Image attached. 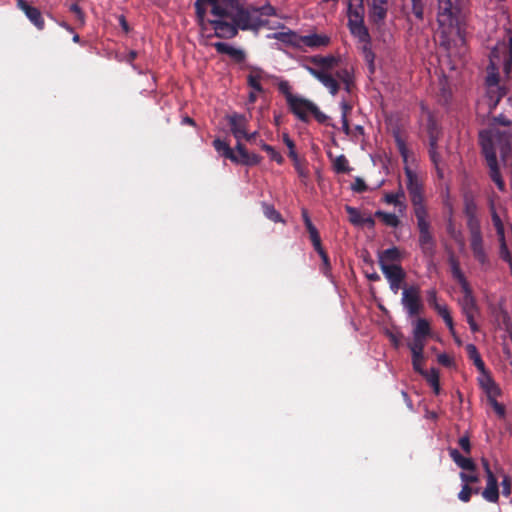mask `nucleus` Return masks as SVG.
<instances>
[{"label": "nucleus", "mask_w": 512, "mask_h": 512, "mask_svg": "<svg viewBox=\"0 0 512 512\" xmlns=\"http://www.w3.org/2000/svg\"><path fill=\"white\" fill-rule=\"evenodd\" d=\"M211 14L218 19L207 22L214 29V36L221 39L236 37L239 29L255 30L262 25L259 17L250 15V9H246L242 0H222L211 7Z\"/></svg>", "instance_id": "obj_1"}, {"label": "nucleus", "mask_w": 512, "mask_h": 512, "mask_svg": "<svg viewBox=\"0 0 512 512\" xmlns=\"http://www.w3.org/2000/svg\"><path fill=\"white\" fill-rule=\"evenodd\" d=\"M512 136L507 132L482 130L479 132V145L489 168V176L500 191L505 190V182L502 178L496 151L499 150L505 160L511 151Z\"/></svg>", "instance_id": "obj_2"}, {"label": "nucleus", "mask_w": 512, "mask_h": 512, "mask_svg": "<svg viewBox=\"0 0 512 512\" xmlns=\"http://www.w3.org/2000/svg\"><path fill=\"white\" fill-rule=\"evenodd\" d=\"M502 69L506 77L512 70V38L508 37L498 42L490 53V64L488 66V75L486 77V86L489 93L493 92V88H497L499 93L497 96H506L507 91L503 86L499 85V70Z\"/></svg>", "instance_id": "obj_3"}, {"label": "nucleus", "mask_w": 512, "mask_h": 512, "mask_svg": "<svg viewBox=\"0 0 512 512\" xmlns=\"http://www.w3.org/2000/svg\"><path fill=\"white\" fill-rule=\"evenodd\" d=\"M464 22L461 0H437V23L443 33L460 32Z\"/></svg>", "instance_id": "obj_4"}, {"label": "nucleus", "mask_w": 512, "mask_h": 512, "mask_svg": "<svg viewBox=\"0 0 512 512\" xmlns=\"http://www.w3.org/2000/svg\"><path fill=\"white\" fill-rule=\"evenodd\" d=\"M290 112L304 123H309L311 116L320 124L328 125L329 117L307 98H286Z\"/></svg>", "instance_id": "obj_5"}, {"label": "nucleus", "mask_w": 512, "mask_h": 512, "mask_svg": "<svg viewBox=\"0 0 512 512\" xmlns=\"http://www.w3.org/2000/svg\"><path fill=\"white\" fill-rule=\"evenodd\" d=\"M319 81L328 89L329 93L335 95L341 86L346 93L352 94L355 89L354 74L351 68L338 69L335 75L324 71Z\"/></svg>", "instance_id": "obj_6"}, {"label": "nucleus", "mask_w": 512, "mask_h": 512, "mask_svg": "<svg viewBox=\"0 0 512 512\" xmlns=\"http://www.w3.org/2000/svg\"><path fill=\"white\" fill-rule=\"evenodd\" d=\"M364 2H348L347 16L350 33L359 41L369 40V31L364 24Z\"/></svg>", "instance_id": "obj_7"}, {"label": "nucleus", "mask_w": 512, "mask_h": 512, "mask_svg": "<svg viewBox=\"0 0 512 512\" xmlns=\"http://www.w3.org/2000/svg\"><path fill=\"white\" fill-rule=\"evenodd\" d=\"M404 172L407 178L406 185L410 201L413 206L414 215L427 214L428 210L424 202V189L422 182L419 180L417 174L407 165L404 167Z\"/></svg>", "instance_id": "obj_8"}, {"label": "nucleus", "mask_w": 512, "mask_h": 512, "mask_svg": "<svg viewBox=\"0 0 512 512\" xmlns=\"http://www.w3.org/2000/svg\"><path fill=\"white\" fill-rule=\"evenodd\" d=\"M428 216V213L415 215L419 231L418 244L424 256L433 257L435 254L436 240L431 232V224L428 220Z\"/></svg>", "instance_id": "obj_9"}, {"label": "nucleus", "mask_w": 512, "mask_h": 512, "mask_svg": "<svg viewBox=\"0 0 512 512\" xmlns=\"http://www.w3.org/2000/svg\"><path fill=\"white\" fill-rule=\"evenodd\" d=\"M427 134H428V140H429V148H428V154L431 162L435 166L439 177H443V172L440 168L441 163V155L438 152V141L441 137V128L437 124L436 120L434 119L433 115L428 112L427 117Z\"/></svg>", "instance_id": "obj_10"}, {"label": "nucleus", "mask_w": 512, "mask_h": 512, "mask_svg": "<svg viewBox=\"0 0 512 512\" xmlns=\"http://www.w3.org/2000/svg\"><path fill=\"white\" fill-rule=\"evenodd\" d=\"M401 302L410 317L418 315L423 308L420 298L419 287L410 286L404 288L402 292Z\"/></svg>", "instance_id": "obj_11"}, {"label": "nucleus", "mask_w": 512, "mask_h": 512, "mask_svg": "<svg viewBox=\"0 0 512 512\" xmlns=\"http://www.w3.org/2000/svg\"><path fill=\"white\" fill-rule=\"evenodd\" d=\"M224 119L237 142L241 141L243 136H246V129L249 125L248 118L244 114L232 112L226 114Z\"/></svg>", "instance_id": "obj_12"}, {"label": "nucleus", "mask_w": 512, "mask_h": 512, "mask_svg": "<svg viewBox=\"0 0 512 512\" xmlns=\"http://www.w3.org/2000/svg\"><path fill=\"white\" fill-rule=\"evenodd\" d=\"M385 278L387 279L391 291L397 293L402 287V284L406 278V272L401 265L383 266L381 269Z\"/></svg>", "instance_id": "obj_13"}, {"label": "nucleus", "mask_w": 512, "mask_h": 512, "mask_svg": "<svg viewBox=\"0 0 512 512\" xmlns=\"http://www.w3.org/2000/svg\"><path fill=\"white\" fill-rule=\"evenodd\" d=\"M17 8L20 9L26 17L33 23L37 29L43 30L45 21L42 17L41 11L34 6H31L26 0H16Z\"/></svg>", "instance_id": "obj_14"}, {"label": "nucleus", "mask_w": 512, "mask_h": 512, "mask_svg": "<svg viewBox=\"0 0 512 512\" xmlns=\"http://www.w3.org/2000/svg\"><path fill=\"white\" fill-rule=\"evenodd\" d=\"M235 150V160H231L233 163L254 166L259 164L262 160L260 155L248 152L241 141L237 142Z\"/></svg>", "instance_id": "obj_15"}, {"label": "nucleus", "mask_w": 512, "mask_h": 512, "mask_svg": "<svg viewBox=\"0 0 512 512\" xmlns=\"http://www.w3.org/2000/svg\"><path fill=\"white\" fill-rule=\"evenodd\" d=\"M470 247L474 258L481 264L489 263L488 256L483 246L482 233L470 234Z\"/></svg>", "instance_id": "obj_16"}, {"label": "nucleus", "mask_w": 512, "mask_h": 512, "mask_svg": "<svg viewBox=\"0 0 512 512\" xmlns=\"http://www.w3.org/2000/svg\"><path fill=\"white\" fill-rule=\"evenodd\" d=\"M402 258H403V254L400 251V249L396 246H393L386 250L380 251L378 253V263H379L380 269H382V265L383 266L399 265L398 263L401 262Z\"/></svg>", "instance_id": "obj_17"}, {"label": "nucleus", "mask_w": 512, "mask_h": 512, "mask_svg": "<svg viewBox=\"0 0 512 512\" xmlns=\"http://www.w3.org/2000/svg\"><path fill=\"white\" fill-rule=\"evenodd\" d=\"M486 487L481 492L482 497L491 503H497L499 500V487L498 480L494 473H489L486 475Z\"/></svg>", "instance_id": "obj_18"}, {"label": "nucleus", "mask_w": 512, "mask_h": 512, "mask_svg": "<svg viewBox=\"0 0 512 512\" xmlns=\"http://www.w3.org/2000/svg\"><path fill=\"white\" fill-rule=\"evenodd\" d=\"M307 62L313 64L314 66L318 67L320 70L329 72L333 68H335L339 63V58L335 57L334 55H313L307 57Z\"/></svg>", "instance_id": "obj_19"}, {"label": "nucleus", "mask_w": 512, "mask_h": 512, "mask_svg": "<svg viewBox=\"0 0 512 512\" xmlns=\"http://www.w3.org/2000/svg\"><path fill=\"white\" fill-rule=\"evenodd\" d=\"M213 47L219 54L228 55L236 63H242L245 61L246 54L243 50L235 48L225 42H216Z\"/></svg>", "instance_id": "obj_20"}, {"label": "nucleus", "mask_w": 512, "mask_h": 512, "mask_svg": "<svg viewBox=\"0 0 512 512\" xmlns=\"http://www.w3.org/2000/svg\"><path fill=\"white\" fill-rule=\"evenodd\" d=\"M388 0H372L369 8V18L375 24L383 23L387 16Z\"/></svg>", "instance_id": "obj_21"}, {"label": "nucleus", "mask_w": 512, "mask_h": 512, "mask_svg": "<svg viewBox=\"0 0 512 512\" xmlns=\"http://www.w3.org/2000/svg\"><path fill=\"white\" fill-rule=\"evenodd\" d=\"M449 456L455 462V464L460 467L462 470L468 472H476L477 466L473 459L464 457L456 448L448 449Z\"/></svg>", "instance_id": "obj_22"}, {"label": "nucleus", "mask_w": 512, "mask_h": 512, "mask_svg": "<svg viewBox=\"0 0 512 512\" xmlns=\"http://www.w3.org/2000/svg\"><path fill=\"white\" fill-rule=\"evenodd\" d=\"M330 37L322 34H310L302 36L301 47L307 46L310 48L326 47L330 44Z\"/></svg>", "instance_id": "obj_23"}, {"label": "nucleus", "mask_w": 512, "mask_h": 512, "mask_svg": "<svg viewBox=\"0 0 512 512\" xmlns=\"http://www.w3.org/2000/svg\"><path fill=\"white\" fill-rule=\"evenodd\" d=\"M479 383L481 388L485 391L487 399L497 398L501 394L500 388L487 372L483 373V377L479 379Z\"/></svg>", "instance_id": "obj_24"}, {"label": "nucleus", "mask_w": 512, "mask_h": 512, "mask_svg": "<svg viewBox=\"0 0 512 512\" xmlns=\"http://www.w3.org/2000/svg\"><path fill=\"white\" fill-rule=\"evenodd\" d=\"M276 40L295 48H301L302 35L294 31L277 32L273 36Z\"/></svg>", "instance_id": "obj_25"}, {"label": "nucleus", "mask_w": 512, "mask_h": 512, "mask_svg": "<svg viewBox=\"0 0 512 512\" xmlns=\"http://www.w3.org/2000/svg\"><path fill=\"white\" fill-rule=\"evenodd\" d=\"M213 147L218 153H220L225 158L229 160H235V151L230 147V145L225 140L216 138L213 141Z\"/></svg>", "instance_id": "obj_26"}, {"label": "nucleus", "mask_w": 512, "mask_h": 512, "mask_svg": "<svg viewBox=\"0 0 512 512\" xmlns=\"http://www.w3.org/2000/svg\"><path fill=\"white\" fill-rule=\"evenodd\" d=\"M466 351H467L469 359H471L473 361V363L476 366V368L481 373H485L486 372L485 363L482 360L481 355L478 352L476 346L474 344H468L466 346Z\"/></svg>", "instance_id": "obj_27"}, {"label": "nucleus", "mask_w": 512, "mask_h": 512, "mask_svg": "<svg viewBox=\"0 0 512 512\" xmlns=\"http://www.w3.org/2000/svg\"><path fill=\"white\" fill-rule=\"evenodd\" d=\"M393 137H394V141H395V144H396V147L402 157V160L405 164H407L408 162V157H409V149L406 145V142L405 140L402 138L401 136V133L399 131V129H394L393 130Z\"/></svg>", "instance_id": "obj_28"}, {"label": "nucleus", "mask_w": 512, "mask_h": 512, "mask_svg": "<svg viewBox=\"0 0 512 512\" xmlns=\"http://www.w3.org/2000/svg\"><path fill=\"white\" fill-rule=\"evenodd\" d=\"M360 42L364 44L362 47V53H363L364 60L368 64L370 73H374V71H375V66H374L375 53L373 52V50L371 48V37L369 36L368 41H360Z\"/></svg>", "instance_id": "obj_29"}, {"label": "nucleus", "mask_w": 512, "mask_h": 512, "mask_svg": "<svg viewBox=\"0 0 512 512\" xmlns=\"http://www.w3.org/2000/svg\"><path fill=\"white\" fill-rule=\"evenodd\" d=\"M431 333L430 324L424 318H419L413 329V337L426 339Z\"/></svg>", "instance_id": "obj_30"}, {"label": "nucleus", "mask_w": 512, "mask_h": 512, "mask_svg": "<svg viewBox=\"0 0 512 512\" xmlns=\"http://www.w3.org/2000/svg\"><path fill=\"white\" fill-rule=\"evenodd\" d=\"M436 312L444 320L445 324L447 325L450 333L455 338V340L458 341V339L456 337V331L454 328L453 318L451 316L448 306L443 304V307L437 309Z\"/></svg>", "instance_id": "obj_31"}, {"label": "nucleus", "mask_w": 512, "mask_h": 512, "mask_svg": "<svg viewBox=\"0 0 512 512\" xmlns=\"http://www.w3.org/2000/svg\"><path fill=\"white\" fill-rule=\"evenodd\" d=\"M375 217L380 218L382 222L389 227L396 228L400 224L399 218L393 213H387L381 210L375 212Z\"/></svg>", "instance_id": "obj_32"}, {"label": "nucleus", "mask_w": 512, "mask_h": 512, "mask_svg": "<svg viewBox=\"0 0 512 512\" xmlns=\"http://www.w3.org/2000/svg\"><path fill=\"white\" fill-rule=\"evenodd\" d=\"M333 169L336 173L345 174L351 171L349 162L345 155L337 156L333 161Z\"/></svg>", "instance_id": "obj_33"}, {"label": "nucleus", "mask_w": 512, "mask_h": 512, "mask_svg": "<svg viewBox=\"0 0 512 512\" xmlns=\"http://www.w3.org/2000/svg\"><path fill=\"white\" fill-rule=\"evenodd\" d=\"M262 72L260 70L252 71L247 76L248 85L256 92H264L261 86Z\"/></svg>", "instance_id": "obj_34"}, {"label": "nucleus", "mask_w": 512, "mask_h": 512, "mask_svg": "<svg viewBox=\"0 0 512 512\" xmlns=\"http://www.w3.org/2000/svg\"><path fill=\"white\" fill-rule=\"evenodd\" d=\"M262 209L265 217L269 220L275 223L283 222L281 214L275 209L273 205L263 202Z\"/></svg>", "instance_id": "obj_35"}, {"label": "nucleus", "mask_w": 512, "mask_h": 512, "mask_svg": "<svg viewBox=\"0 0 512 512\" xmlns=\"http://www.w3.org/2000/svg\"><path fill=\"white\" fill-rule=\"evenodd\" d=\"M429 385L433 388V392L438 395L440 393V382H439V373L436 369L432 368L429 372L426 371V374L423 375Z\"/></svg>", "instance_id": "obj_36"}, {"label": "nucleus", "mask_w": 512, "mask_h": 512, "mask_svg": "<svg viewBox=\"0 0 512 512\" xmlns=\"http://www.w3.org/2000/svg\"><path fill=\"white\" fill-rule=\"evenodd\" d=\"M460 304L463 314L475 313L477 311L476 301L473 295H464Z\"/></svg>", "instance_id": "obj_37"}, {"label": "nucleus", "mask_w": 512, "mask_h": 512, "mask_svg": "<svg viewBox=\"0 0 512 512\" xmlns=\"http://www.w3.org/2000/svg\"><path fill=\"white\" fill-rule=\"evenodd\" d=\"M206 4H208L206 0H196V2L194 3L196 17L199 25L202 28H204L205 26Z\"/></svg>", "instance_id": "obj_38"}, {"label": "nucleus", "mask_w": 512, "mask_h": 512, "mask_svg": "<svg viewBox=\"0 0 512 512\" xmlns=\"http://www.w3.org/2000/svg\"><path fill=\"white\" fill-rule=\"evenodd\" d=\"M246 9H250V15H252V13H260L261 15H264V16H275L276 15V9L269 3H266L265 5H263L261 7H255V6L246 7Z\"/></svg>", "instance_id": "obj_39"}, {"label": "nucleus", "mask_w": 512, "mask_h": 512, "mask_svg": "<svg viewBox=\"0 0 512 512\" xmlns=\"http://www.w3.org/2000/svg\"><path fill=\"white\" fill-rule=\"evenodd\" d=\"M411 354L413 356H419V354H423L425 339L419 337H413V341L408 344Z\"/></svg>", "instance_id": "obj_40"}, {"label": "nucleus", "mask_w": 512, "mask_h": 512, "mask_svg": "<svg viewBox=\"0 0 512 512\" xmlns=\"http://www.w3.org/2000/svg\"><path fill=\"white\" fill-rule=\"evenodd\" d=\"M464 214L466 217L477 215V204L472 196L464 197Z\"/></svg>", "instance_id": "obj_41"}, {"label": "nucleus", "mask_w": 512, "mask_h": 512, "mask_svg": "<svg viewBox=\"0 0 512 512\" xmlns=\"http://www.w3.org/2000/svg\"><path fill=\"white\" fill-rule=\"evenodd\" d=\"M261 148L269 155L271 160L278 164H282L284 162L283 156L278 151H276L273 146L263 143Z\"/></svg>", "instance_id": "obj_42"}, {"label": "nucleus", "mask_w": 512, "mask_h": 512, "mask_svg": "<svg viewBox=\"0 0 512 512\" xmlns=\"http://www.w3.org/2000/svg\"><path fill=\"white\" fill-rule=\"evenodd\" d=\"M404 197H405L404 191L402 189H399V191L396 192V193H387V194H385L384 201L387 204H392V205H395V206H399V205L402 204L400 199L404 198Z\"/></svg>", "instance_id": "obj_43"}, {"label": "nucleus", "mask_w": 512, "mask_h": 512, "mask_svg": "<svg viewBox=\"0 0 512 512\" xmlns=\"http://www.w3.org/2000/svg\"><path fill=\"white\" fill-rule=\"evenodd\" d=\"M345 210L349 215V220L354 225H361L362 216L357 208L346 205Z\"/></svg>", "instance_id": "obj_44"}, {"label": "nucleus", "mask_w": 512, "mask_h": 512, "mask_svg": "<svg viewBox=\"0 0 512 512\" xmlns=\"http://www.w3.org/2000/svg\"><path fill=\"white\" fill-rule=\"evenodd\" d=\"M459 477L463 484H476L480 481L479 475L476 472H460Z\"/></svg>", "instance_id": "obj_45"}, {"label": "nucleus", "mask_w": 512, "mask_h": 512, "mask_svg": "<svg viewBox=\"0 0 512 512\" xmlns=\"http://www.w3.org/2000/svg\"><path fill=\"white\" fill-rule=\"evenodd\" d=\"M283 142L284 144L287 146L288 148V156L289 158H291L292 160H297L298 158V154L295 150V143L294 141L289 137V135L287 133H284L283 134Z\"/></svg>", "instance_id": "obj_46"}, {"label": "nucleus", "mask_w": 512, "mask_h": 512, "mask_svg": "<svg viewBox=\"0 0 512 512\" xmlns=\"http://www.w3.org/2000/svg\"><path fill=\"white\" fill-rule=\"evenodd\" d=\"M499 253H500L501 259L508 262L510 265V268L512 270V254L506 245L504 237H503V240H500V252Z\"/></svg>", "instance_id": "obj_47"}, {"label": "nucleus", "mask_w": 512, "mask_h": 512, "mask_svg": "<svg viewBox=\"0 0 512 512\" xmlns=\"http://www.w3.org/2000/svg\"><path fill=\"white\" fill-rule=\"evenodd\" d=\"M467 227L470 234L481 233L480 221L477 215L467 217Z\"/></svg>", "instance_id": "obj_48"}, {"label": "nucleus", "mask_w": 512, "mask_h": 512, "mask_svg": "<svg viewBox=\"0 0 512 512\" xmlns=\"http://www.w3.org/2000/svg\"><path fill=\"white\" fill-rule=\"evenodd\" d=\"M412 3V13L418 20H423L424 18V4L422 0H411Z\"/></svg>", "instance_id": "obj_49"}, {"label": "nucleus", "mask_w": 512, "mask_h": 512, "mask_svg": "<svg viewBox=\"0 0 512 512\" xmlns=\"http://www.w3.org/2000/svg\"><path fill=\"white\" fill-rule=\"evenodd\" d=\"M492 222L496 229L497 235L499 236V240H503L504 226H503L501 218L495 211L492 212Z\"/></svg>", "instance_id": "obj_50"}, {"label": "nucleus", "mask_w": 512, "mask_h": 512, "mask_svg": "<svg viewBox=\"0 0 512 512\" xmlns=\"http://www.w3.org/2000/svg\"><path fill=\"white\" fill-rule=\"evenodd\" d=\"M450 265H451L452 276L456 281L465 277V275L463 274V272L460 269L459 262L455 258H453V257L450 258Z\"/></svg>", "instance_id": "obj_51"}, {"label": "nucleus", "mask_w": 512, "mask_h": 512, "mask_svg": "<svg viewBox=\"0 0 512 512\" xmlns=\"http://www.w3.org/2000/svg\"><path fill=\"white\" fill-rule=\"evenodd\" d=\"M295 170L297 171L298 175L302 179H306L309 176V170L307 167L300 161L299 157L297 160H292Z\"/></svg>", "instance_id": "obj_52"}, {"label": "nucleus", "mask_w": 512, "mask_h": 512, "mask_svg": "<svg viewBox=\"0 0 512 512\" xmlns=\"http://www.w3.org/2000/svg\"><path fill=\"white\" fill-rule=\"evenodd\" d=\"M427 302L430 307H432L435 311L443 305L439 304L437 301V291L435 289H430L427 291Z\"/></svg>", "instance_id": "obj_53"}, {"label": "nucleus", "mask_w": 512, "mask_h": 512, "mask_svg": "<svg viewBox=\"0 0 512 512\" xmlns=\"http://www.w3.org/2000/svg\"><path fill=\"white\" fill-rule=\"evenodd\" d=\"M473 488L470 485H462V489L458 493V499L462 502H469L471 499Z\"/></svg>", "instance_id": "obj_54"}, {"label": "nucleus", "mask_w": 512, "mask_h": 512, "mask_svg": "<svg viewBox=\"0 0 512 512\" xmlns=\"http://www.w3.org/2000/svg\"><path fill=\"white\" fill-rule=\"evenodd\" d=\"M424 361V355L419 354V356L412 355V365L413 369L421 375L426 374V371L422 368V363Z\"/></svg>", "instance_id": "obj_55"}, {"label": "nucleus", "mask_w": 512, "mask_h": 512, "mask_svg": "<svg viewBox=\"0 0 512 512\" xmlns=\"http://www.w3.org/2000/svg\"><path fill=\"white\" fill-rule=\"evenodd\" d=\"M488 402L489 404L492 406V408L494 409L495 413L499 416V417H504L505 416V407L504 405H502L501 403H499L496 398H490L488 399Z\"/></svg>", "instance_id": "obj_56"}, {"label": "nucleus", "mask_w": 512, "mask_h": 512, "mask_svg": "<svg viewBox=\"0 0 512 512\" xmlns=\"http://www.w3.org/2000/svg\"><path fill=\"white\" fill-rule=\"evenodd\" d=\"M351 188L356 193H363V192L367 191V189H368L365 181L362 178H360V177H357L355 179V181L352 184Z\"/></svg>", "instance_id": "obj_57"}, {"label": "nucleus", "mask_w": 512, "mask_h": 512, "mask_svg": "<svg viewBox=\"0 0 512 512\" xmlns=\"http://www.w3.org/2000/svg\"><path fill=\"white\" fill-rule=\"evenodd\" d=\"M458 444L466 454L471 453L472 446L468 435L461 436L458 440Z\"/></svg>", "instance_id": "obj_58"}, {"label": "nucleus", "mask_w": 512, "mask_h": 512, "mask_svg": "<svg viewBox=\"0 0 512 512\" xmlns=\"http://www.w3.org/2000/svg\"><path fill=\"white\" fill-rule=\"evenodd\" d=\"M70 11L75 14V16L79 22L84 23L85 14L78 4H76V3L72 4L70 6Z\"/></svg>", "instance_id": "obj_59"}, {"label": "nucleus", "mask_w": 512, "mask_h": 512, "mask_svg": "<svg viewBox=\"0 0 512 512\" xmlns=\"http://www.w3.org/2000/svg\"><path fill=\"white\" fill-rule=\"evenodd\" d=\"M319 256L322 260V270H323L324 274H327V272L331 269L329 256L326 253V251H320Z\"/></svg>", "instance_id": "obj_60"}, {"label": "nucleus", "mask_w": 512, "mask_h": 512, "mask_svg": "<svg viewBox=\"0 0 512 512\" xmlns=\"http://www.w3.org/2000/svg\"><path fill=\"white\" fill-rule=\"evenodd\" d=\"M278 91L279 93H281L283 96H293L292 93H291V87H290V84L289 82L287 81H280L278 83Z\"/></svg>", "instance_id": "obj_61"}, {"label": "nucleus", "mask_w": 512, "mask_h": 512, "mask_svg": "<svg viewBox=\"0 0 512 512\" xmlns=\"http://www.w3.org/2000/svg\"><path fill=\"white\" fill-rule=\"evenodd\" d=\"M437 361L439 364H441L445 367H450L453 363L452 358L446 353L439 354L437 356Z\"/></svg>", "instance_id": "obj_62"}, {"label": "nucleus", "mask_w": 512, "mask_h": 512, "mask_svg": "<svg viewBox=\"0 0 512 512\" xmlns=\"http://www.w3.org/2000/svg\"><path fill=\"white\" fill-rule=\"evenodd\" d=\"M502 493L504 496H509L511 494V482L508 476H504L502 480Z\"/></svg>", "instance_id": "obj_63"}, {"label": "nucleus", "mask_w": 512, "mask_h": 512, "mask_svg": "<svg viewBox=\"0 0 512 512\" xmlns=\"http://www.w3.org/2000/svg\"><path fill=\"white\" fill-rule=\"evenodd\" d=\"M457 282L461 286V290L464 293V295H472V290L470 288V285H469L466 277L457 280Z\"/></svg>", "instance_id": "obj_64"}]
</instances>
